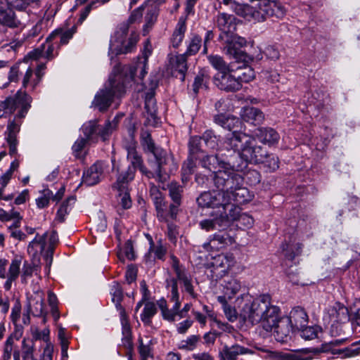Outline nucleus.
I'll return each instance as SVG.
<instances>
[{
  "mask_svg": "<svg viewBox=\"0 0 360 360\" xmlns=\"http://www.w3.org/2000/svg\"><path fill=\"white\" fill-rule=\"evenodd\" d=\"M322 350L318 348L303 349L298 353L280 352L276 355V360H311L309 353L319 354Z\"/></svg>",
  "mask_w": 360,
  "mask_h": 360,
  "instance_id": "nucleus-34",
  "label": "nucleus"
},
{
  "mask_svg": "<svg viewBox=\"0 0 360 360\" xmlns=\"http://www.w3.org/2000/svg\"><path fill=\"white\" fill-rule=\"evenodd\" d=\"M178 281L183 283L185 291L187 292L193 298H195L197 297V295L194 291L191 278L186 272L176 278L167 279V287L171 288V300L174 302V308L176 310L179 309L181 305V302L179 301V294L178 291Z\"/></svg>",
  "mask_w": 360,
  "mask_h": 360,
  "instance_id": "nucleus-11",
  "label": "nucleus"
},
{
  "mask_svg": "<svg viewBox=\"0 0 360 360\" xmlns=\"http://www.w3.org/2000/svg\"><path fill=\"white\" fill-rule=\"evenodd\" d=\"M113 170L117 172L116 181L112 185V188L116 191H127L129 182L134 178V169L129 166L126 169L120 171L119 167L113 163Z\"/></svg>",
  "mask_w": 360,
  "mask_h": 360,
  "instance_id": "nucleus-20",
  "label": "nucleus"
},
{
  "mask_svg": "<svg viewBox=\"0 0 360 360\" xmlns=\"http://www.w3.org/2000/svg\"><path fill=\"white\" fill-rule=\"evenodd\" d=\"M235 18L231 15L226 13H220L217 16V24L219 30L221 31L220 35L226 34L232 35L233 31L236 30V24L234 23Z\"/></svg>",
  "mask_w": 360,
  "mask_h": 360,
  "instance_id": "nucleus-35",
  "label": "nucleus"
},
{
  "mask_svg": "<svg viewBox=\"0 0 360 360\" xmlns=\"http://www.w3.org/2000/svg\"><path fill=\"white\" fill-rule=\"evenodd\" d=\"M148 55L146 54L145 58L142 60L137 62L134 65H131L126 68L125 77L122 76L124 84H125L127 80H133L137 72H139V77L142 79L146 72V65L148 61Z\"/></svg>",
  "mask_w": 360,
  "mask_h": 360,
  "instance_id": "nucleus-31",
  "label": "nucleus"
},
{
  "mask_svg": "<svg viewBox=\"0 0 360 360\" xmlns=\"http://www.w3.org/2000/svg\"><path fill=\"white\" fill-rule=\"evenodd\" d=\"M205 145L210 149H217L219 145V138L212 130H207L202 136Z\"/></svg>",
  "mask_w": 360,
  "mask_h": 360,
  "instance_id": "nucleus-59",
  "label": "nucleus"
},
{
  "mask_svg": "<svg viewBox=\"0 0 360 360\" xmlns=\"http://www.w3.org/2000/svg\"><path fill=\"white\" fill-rule=\"evenodd\" d=\"M233 170L238 169L229 167V169H218L217 172H215L213 181L214 186L218 189V191L224 193V188L231 177V172Z\"/></svg>",
  "mask_w": 360,
  "mask_h": 360,
  "instance_id": "nucleus-42",
  "label": "nucleus"
},
{
  "mask_svg": "<svg viewBox=\"0 0 360 360\" xmlns=\"http://www.w3.org/2000/svg\"><path fill=\"white\" fill-rule=\"evenodd\" d=\"M49 246L44 257L46 261V266L49 271L53 262L54 245L57 243L58 238L56 231H53L49 236Z\"/></svg>",
  "mask_w": 360,
  "mask_h": 360,
  "instance_id": "nucleus-52",
  "label": "nucleus"
},
{
  "mask_svg": "<svg viewBox=\"0 0 360 360\" xmlns=\"http://www.w3.org/2000/svg\"><path fill=\"white\" fill-rule=\"evenodd\" d=\"M113 292H112V301L115 304L116 308L120 311L122 319L124 318L125 310L121 305L123 299V292L118 284L113 286Z\"/></svg>",
  "mask_w": 360,
  "mask_h": 360,
  "instance_id": "nucleus-57",
  "label": "nucleus"
},
{
  "mask_svg": "<svg viewBox=\"0 0 360 360\" xmlns=\"http://www.w3.org/2000/svg\"><path fill=\"white\" fill-rule=\"evenodd\" d=\"M215 84L221 90L225 91H237L242 88V84L238 81L233 70L224 73H217L214 77Z\"/></svg>",
  "mask_w": 360,
  "mask_h": 360,
  "instance_id": "nucleus-16",
  "label": "nucleus"
},
{
  "mask_svg": "<svg viewBox=\"0 0 360 360\" xmlns=\"http://www.w3.org/2000/svg\"><path fill=\"white\" fill-rule=\"evenodd\" d=\"M34 342L32 340L27 342L25 339H24L22 342V359L32 360L34 359Z\"/></svg>",
  "mask_w": 360,
  "mask_h": 360,
  "instance_id": "nucleus-64",
  "label": "nucleus"
},
{
  "mask_svg": "<svg viewBox=\"0 0 360 360\" xmlns=\"http://www.w3.org/2000/svg\"><path fill=\"white\" fill-rule=\"evenodd\" d=\"M323 320L332 328L336 327L337 324L347 323L349 321L348 309L340 302H335L326 309Z\"/></svg>",
  "mask_w": 360,
  "mask_h": 360,
  "instance_id": "nucleus-12",
  "label": "nucleus"
},
{
  "mask_svg": "<svg viewBox=\"0 0 360 360\" xmlns=\"http://www.w3.org/2000/svg\"><path fill=\"white\" fill-rule=\"evenodd\" d=\"M127 150V159L131 162L132 167L134 170L136 168H139L140 172L145 174L148 178L154 177V174L148 171L146 167L143 165V160L136 151L135 144L129 146Z\"/></svg>",
  "mask_w": 360,
  "mask_h": 360,
  "instance_id": "nucleus-27",
  "label": "nucleus"
},
{
  "mask_svg": "<svg viewBox=\"0 0 360 360\" xmlns=\"http://www.w3.org/2000/svg\"><path fill=\"white\" fill-rule=\"evenodd\" d=\"M153 155L158 164L153 178L163 184L169 179V174L176 171L177 164L174 162L173 158L162 148L155 152Z\"/></svg>",
  "mask_w": 360,
  "mask_h": 360,
  "instance_id": "nucleus-9",
  "label": "nucleus"
},
{
  "mask_svg": "<svg viewBox=\"0 0 360 360\" xmlns=\"http://www.w3.org/2000/svg\"><path fill=\"white\" fill-rule=\"evenodd\" d=\"M201 42L202 39L200 37L193 35L188 45L186 52L184 54H186V56H192L197 53L201 47Z\"/></svg>",
  "mask_w": 360,
  "mask_h": 360,
  "instance_id": "nucleus-63",
  "label": "nucleus"
},
{
  "mask_svg": "<svg viewBox=\"0 0 360 360\" xmlns=\"http://www.w3.org/2000/svg\"><path fill=\"white\" fill-rule=\"evenodd\" d=\"M335 353L342 354L345 357L355 356L360 354V340L352 344L349 347L338 349Z\"/></svg>",
  "mask_w": 360,
  "mask_h": 360,
  "instance_id": "nucleus-60",
  "label": "nucleus"
},
{
  "mask_svg": "<svg viewBox=\"0 0 360 360\" xmlns=\"http://www.w3.org/2000/svg\"><path fill=\"white\" fill-rule=\"evenodd\" d=\"M157 313V307L154 302H146L143 312L141 314V319L146 325H150L152 317Z\"/></svg>",
  "mask_w": 360,
  "mask_h": 360,
  "instance_id": "nucleus-55",
  "label": "nucleus"
},
{
  "mask_svg": "<svg viewBox=\"0 0 360 360\" xmlns=\"http://www.w3.org/2000/svg\"><path fill=\"white\" fill-rule=\"evenodd\" d=\"M207 59L212 66L219 71L218 73L229 72V65L224 61L221 56L212 54L207 56Z\"/></svg>",
  "mask_w": 360,
  "mask_h": 360,
  "instance_id": "nucleus-53",
  "label": "nucleus"
},
{
  "mask_svg": "<svg viewBox=\"0 0 360 360\" xmlns=\"http://www.w3.org/2000/svg\"><path fill=\"white\" fill-rule=\"evenodd\" d=\"M125 91L122 74L111 75L108 83L95 96L92 105L100 111L106 110L111 105L114 97L121 96Z\"/></svg>",
  "mask_w": 360,
  "mask_h": 360,
  "instance_id": "nucleus-2",
  "label": "nucleus"
},
{
  "mask_svg": "<svg viewBox=\"0 0 360 360\" xmlns=\"http://www.w3.org/2000/svg\"><path fill=\"white\" fill-rule=\"evenodd\" d=\"M22 263L21 257H15L10 264L8 273L6 274V281L4 283V288L9 290L11 288L12 283L15 281L19 276L20 273V265Z\"/></svg>",
  "mask_w": 360,
  "mask_h": 360,
  "instance_id": "nucleus-37",
  "label": "nucleus"
},
{
  "mask_svg": "<svg viewBox=\"0 0 360 360\" xmlns=\"http://www.w3.org/2000/svg\"><path fill=\"white\" fill-rule=\"evenodd\" d=\"M178 281L183 283L185 291L187 292L193 298H195L197 297V295L194 291L191 278L186 272L176 278L167 279V287L171 288V300L174 302V308L176 310L179 309L181 305V302L179 301V294L178 291Z\"/></svg>",
  "mask_w": 360,
  "mask_h": 360,
  "instance_id": "nucleus-10",
  "label": "nucleus"
},
{
  "mask_svg": "<svg viewBox=\"0 0 360 360\" xmlns=\"http://www.w3.org/2000/svg\"><path fill=\"white\" fill-rule=\"evenodd\" d=\"M250 136L247 134L234 130L233 132L226 135V139L223 143V147L227 150H232L233 155H231L228 158H233L236 160L234 154L236 153H240L242 148L245 145V142L248 141Z\"/></svg>",
  "mask_w": 360,
  "mask_h": 360,
  "instance_id": "nucleus-15",
  "label": "nucleus"
},
{
  "mask_svg": "<svg viewBox=\"0 0 360 360\" xmlns=\"http://www.w3.org/2000/svg\"><path fill=\"white\" fill-rule=\"evenodd\" d=\"M186 30V20L183 18H179V22L173 32L171 41L173 47L177 48L182 42Z\"/></svg>",
  "mask_w": 360,
  "mask_h": 360,
  "instance_id": "nucleus-49",
  "label": "nucleus"
},
{
  "mask_svg": "<svg viewBox=\"0 0 360 360\" xmlns=\"http://www.w3.org/2000/svg\"><path fill=\"white\" fill-rule=\"evenodd\" d=\"M141 145L145 152L151 153L153 155L160 150L155 146V143L151 136V134L148 130H142L141 133Z\"/></svg>",
  "mask_w": 360,
  "mask_h": 360,
  "instance_id": "nucleus-48",
  "label": "nucleus"
},
{
  "mask_svg": "<svg viewBox=\"0 0 360 360\" xmlns=\"http://www.w3.org/2000/svg\"><path fill=\"white\" fill-rule=\"evenodd\" d=\"M234 243L233 238L227 232H219L210 237L209 241L202 245L206 251H219Z\"/></svg>",
  "mask_w": 360,
  "mask_h": 360,
  "instance_id": "nucleus-18",
  "label": "nucleus"
},
{
  "mask_svg": "<svg viewBox=\"0 0 360 360\" xmlns=\"http://www.w3.org/2000/svg\"><path fill=\"white\" fill-rule=\"evenodd\" d=\"M169 196L173 202L169 206V215L171 218L176 217L179 207L181 203V195L183 193V187L179 185L176 182H172L168 185Z\"/></svg>",
  "mask_w": 360,
  "mask_h": 360,
  "instance_id": "nucleus-22",
  "label": "nucleus"
},
{
  "mask_svg": "<svg viewBox=\"0 0 360 360\" xmlns=\"http://www.w3.org/2000/svg\"><path fill=\"white\" fill-rule=\"evenodd\" d=\"M285 13L286 10L281 2L276 0H264L258 4L257 7L251 6L247 19L264 22L270 18L275 21L282 19Z\"/></svg>",
  "mask_w": 360,
  "mask_h": 360,
  "instance_id": "nucleus-3",
  "label": "nucleus"
},
{
  "mask_svg": "<svg viewBox=\"0 0 360 360\" xmlns=\"http://www.w3.org/2000/svg\"><path fill=\"white\" fill-rule=\"evenodd\" d=\"M233 72L238 81L242 85L243 83L250 82L255 77L254 70L249 65L239 67L236 70H233Z\"/></svg>",
  "mask_w": 360,
  "mask_h": 360,
  "instance_id": "nucleus-47",
  "label": "nucleus"
},
{
  "mask_svg": "<svg viewBox=\"0 0 360 360\" xmlns=\"http://www.w3.org/2000/svg\"><path fill=\"white\" fill-rule=\"evenodd\" d=\"M229 196L219 191H207L201 193L196 201L201 207H212L222 210L224 205L227 204Z\"/></svg>",
  "mask_w": 360,
  "mask_h": 360,
  "instance_id": "nucleus-14",
  "label": "nucleus"
},
{
  "mask_svg": "<svg viewBox=\"0 0 360 360\" xmlns=\"http://www.w3.org/2000/svg\"><path fill=\"white\" fill-rule=\"evenodd\" d=\"M242 119L254 125L261 124L264 120V113L258 108L247 106L242 109L240 113Z\"/></svg>",
  "mask_w": 360,
  "mask_h": 360,
  "instance_id": "nucleus-33",
  "label": "nucleus"
},
{
  "mask_svg": "<svg viewBox=\"0 0 360 360\" xmlns=\"http://www.w3.org/2000/svg\"><path fill=\"white\" fill-rule=\"evenodd\" d=\"M0 24L12 28L18 27L20 24L13 11L2 0H0Z\"/></svg>",
  "mask_w": 360,
  "mask_h": 360,
  "instance_id": "nucleus-29",
  "label": "nucleus"
},
{
  "mask_svg": "<svg viewBox=\"0 0 360 360\" xmlns=\"http://www.w3.org/2000/svg\"><path fill=\"white\" fill-rule=\"evenodd\" d=\"M286 318L289 320V323L292 328L297 330L306 326L309 321L307 312L300 307L293 308L290 311V316Z\"/></svg>",
  "mask_w": 360,
  "mask_h": 360,
  "instance_id": "nucleus-30",
  "label": "nucleus"
},
{
  "mask_svg": "<svg viewBox=\"0 0 360 360\" xmlns=\"http://www.w3.org/2000/svg\"><path fill=\"white\" fill-rule=\"evenodd\" d=\"M198 157L189 155L182 166L183 180L186 176L192 174L196 167L195 160Z\"/></svg>",
  "mask_w": 360,
  "mask_h": 360,
  "instance_id": "nucleus-61",
  "label": "nucleus"
},
{
  "mask_svg": "<svg viewBox=\"0 0 360 360\" xmlns=\"http://www.w3.org/2000/svg\"><path fill=\"white\" fill-rule=\"evenodd\" d=\"M226 221L223 217H221L218 210L211 213L207 219L200 221V227L206 231H211L214 230H224L226 228Z\"/></svg>",
  "mask_w": 360,
  "mask_h": 360,
  "instance_id": "nucleus-24",
  "label": "nucleus"
},
{
  "mask_svg": "<svg viewBox=\"0 0 360 360\" xmlns=\"http://www.w3.org/2000/svg\"><path fill=\"white\" fill-rule=\"evenodd\" d=\"M219 40L223 45L224 53L237 62L248 63L252 60V58L248 55L241 49L247 45V40L237 34L219 35Z\"/></svg>",
  "mask_w": 360,
  "mask_h": 360,
  "instance_id": "nucleus-4",
  "label": "nucleus"
},
{
  "mask_svg": "<svg viewBox=\"0 0 360 360\" xmlns=\"http://www.w3.org/2000/svg\"><path fill=\"white\" fill-rule=\"evenodd\" d=\"M254 353L252 349L235 343L232 345H224L220 354L221 360H238L240 356L253 354Z\"/></svg>",
  "mask_w": 360,
  "mask_h": 360,
  "instance_id": "nucleus-21",
  "label": "nucleus"
},
{
  "mask_svg": "<svg viewBox=\"0 0 360 360\" xmlns=\"http://www.w3.org/2000/svg\"><path fill=\"white\" fill-rule=\"evenodd\" d=\"M255 136L261 142L273 145L278 143L279 140V134L272 128H263L260 127L255 130Z\"/></svg>",
  "mask_w": 360,
  "mask_h": 360,
  "instance_id": "nucleus-38",
  "label": "nucleus"
},
{
  "mask_svg": "<svg viewBox=\"0 0 360 360\" xmlns=\"http://www.w3.org/2000/svg\"><path fill=\"white\" fill-rule=\"evenodd\" d=\"M58 41H52L46 42L40 46L39 48L35 49L29 53L30 58L37 59L41 57L46 58L48 60L53 58V51L56 46H58Z\"/></svg>",
  "mask_w": 360,
  "mask_h": 360,
  "instance_id": "nucleus-36",
  "label": "nucleus"
},
{
  "mask_svg": "<svg viewBox=\"0 0 360 360\" xmlns=\"http://www.w3.org/2000/svg\"><path fill=\"white\" fill-rule=\"evenodd\" d=\"M231 202L233 201L236 205H242L248 202L252 199V194L243 185L236 188L230 193Z\"/></svg>",
  "mask_w": 360,
  "mask_h": 360,
  "instance_id": "nucleus-44",
  "label": "nucleus"
},
{
  "mask_svg": "<svg viewBox=\"0 0 360 360\" xmlns=\"http://www.w3.org/2000/svg\"><path fill=\"white\" fill-rule=\"evenodd\" d=\"M128 25L121 24L116 32L115 39L111 42L110 49L116 54H127L132 52L139 41V36L135 31L129 34Z\"/></svg>",
  "mask_w": 360,
  "mask_h": 360,
  "instance_id": "nucleus-5",
  "label": "nucleus"
},
{
  "mask_svg": "<svg viewBox=\"0 0 360 360\" xmlns=\"http://www.w3.org/2000/svg\"><path fill=\"white\" fill-rule=\"evenodd\" d=\"M44 297L43 293L41 292H37L34 297H32L30 300V302L28 304H31V311L30 312L34 316H44L43 323L46 322V317L44 316Z\"/></svg>",
  "mask_w": 360,
  "mask_h": 360,
  "instance_id": "nucleus-43",
  "label": "nucleus"
},
{
  "mask_svg": "<svg viewBox=\"0 0 360 360\" xmlns=\"http://www.w3.org/2000/svg\"><path fill=\"white\" fill-rule=\"evenodd\" d=\"M266 152L262 146H257L254 137L249 136L245 145L242 148V151L236 153L234 156L236 158V161L240 162L242 169L244 163L246 164L249 162L259 164L261 161H263Z\"/></svg>",
  "mask_w": 360,
  "mask_h": 360,
  "instance_id": "nucleus-8",
  "label": "nucleus"
},
{
  "mask_svg": "<svg viewBox=\"0 0 360 360\" xmlns=\"http://www.w3.org/2000/svg\"><path fill=\"white\" fill-rule=\"evenodd\" d=\"M201 166L207 170L212 172L215 174V172L221 169H241V165L238 161H235L233 158L226 160H220L218 155H205L200 159Z\"/></svg>",
  "mask_w": 360,
  "mask_h": 360,
  "instance_id": "nucleus-13",
  "label": "nucleus"
},
{
  "mask_svg": "<svg viewBox=\"0 0 360 360\" xmlns=\"http://www.w3.org/2000/svg\"><path fill=\"white\" fill-rule=\"evenodd\" d=\"M32 98L25 92L18 91L14 96L2 101V105L8 116L18 110L17 117H25L31 107Z\"/></svg>",
  "mask_w": 360,
  "mask_h": 360,
  "instance_id": "nucleus-6",
  "label": "nucleus"
},
{
  "mask_svg": "<svg viewBox=\"0 0 360 360\" xmlns=\"http://www.w3.org/2000/svg\"><path fill=\"white\" fill-rule=\"evenodd\" d=\"M46 238L47 233L41 236L37 234L36 237L30 243L27 247V252L29 255L34 258L39 253L41 254L44 251L46 245Z\"/></svg>",
  "mask_w": 360,
  "mask_h": 360,
  "instance_id": "nucleus-41",
  "label": "nucleus"
},
{
  "mask_svg": "<svg viewBox=\"0 0 360 360\" xmlns=\"http://www.w3.org/2000/svg\"><path fill=\"white\" fill-rule=\"evenodd\" d=\"M237 170L231 172V177L224 188L225 195H230V193L236 188H238L243 184L244 179L240 174L236 172Z\"/></svg>",
  "mask_w": 360,
  "mask_h": 360,
  "instance_id": "nucleus-51",
  "label": "nucleus"
},
{
  "mask_svg": "<svg viewBox=\"0 0 360 360\" xmlns=\"http://www.w3.org/2000/svg\"><path fill=\"white\" fill-rule=\"evenodd\" d=\"M154 96L153 89H151L146 95L145 111L143 112V116L146 119L143 122L145 126L156 127L159 122L160 119L157 115V105Z\"/></svg>",
  "mask_w": 360,
  "mask_h": 360,
  "instance_id": "nucleus-17",
  "label": "nucleus"
},
{
  "mask_svg": "<svg viewBox=\"0 0 360 360\" xmlns=\"http://www.w3.org/2000/svg\"><path fill=\"white\" fill-rule=\"evenodd\" d=\"M259 164H262L266 172H272L279 167V160L276 155L273 154L269 155L266 152L264 160L261 161Z\"/></svg>",
  "mask_w": 360,
  "mask_h": 360,
  "instance_id": "nucleus-56",
  "label": "nucleus"
},
{
  "mask_svg": "<svg viewBox=\"0 0 360 360\" xmlns=\"http://www.w3.org/2000/svg\"><path fill=\"white\" fill-rule=\"evenodd\" d=\"M103 172L102 163L97 162L84 172L82 182L87 186H94L99 182Z\"/></svg>",
  "mask_w": 360,
  "mask_h": 360,
  "instance_id": "nucleus-32",
  "label": "nucleus"
},
{
  "mask_svg": "<svg viewBox=\"0 0 360 360\" xmlns=\"http://www.w3.org/2000/svg\"><path fill=\"white\" fill-rule=\"evenodd\" d=\"M224 295L225 300L233 298L241 289V283L236 278H228L224 281L222 284Z\"/></svg>",
  "mask_w": 360,
  "mask_h": 360,
  "instance_id": "nucleus-40",
  "label": "nucleus"
},
{
  "mask_svg": "<svg viewBox=\"0 0 360 360\" xmlns=\"http://www.w3.org/2000/svg\"><path fill=\"white\" fill-rule=\"evenodd\" d=\"M240 208L235 203L231 202V196L228 198L227 204L224 205L222 210H218L221 217L226 221V227L231 221H238L240 214Z\"/></svg>",
  "mask_w": 360,
  "mask_h": 360,
  "instance_id": "nucleus-28",
  "label": "nucleus"
},
{
  "mask_svg": "<svg viewBox=\"0 0 360 360\" xmlns=\"http://www.w3.org/2000/svg\"><path fill=\"white\" fill-rule=\"evenodd\" d=\"M74 30L69 29L63 31L62 29H57L49 34L46 38V41H58V44H66L74 34Z\"/></svg>",
  "mask_w": 360,
  "mask_h": 360,
  "instance_id": "nucleus-46",
  "label": "nucleus"
},
{
  "mask_svg": "<svg viewBox=\"0 0 360 360\" xmlns=\"http://www.w3.org/2000/svg\"><path fill=\"white\" fill-rule=\"evenodd\" d=\"M6 4L19 10L25 11L31 5L39 6L40 0H6Z\"/></svg>",
  "mask_w": 360,
  "mask_h": 360,
  "instance_id": "nucleus-58",
  "label": "nucleus"
},
{
  "mask_svg": "<svg viewBox=\"0 0 360 360\" xmlns=\"http://www.w3.org/2000/svg\"><path fill=\"white\" fill-rule=\"evenodd\" d=\"M292 328V326L289 323V320L285 317L279 318L278 313L275 324L272 326V330L274 329V335L276 340L278 342H286Z\"/></svg>",
  "mask_w": 360,
  "mask_h": 360,
  "instance_id": "nucleus-25",
  "label": "nucleus"
},
{
  "mask_svg": "<svg viewBox=\"0 0 360 360\" xmlns=\"http://www.w3.org/2000/svg\"><path fill=\"white\" fill-rule=\"evenodd\" d=\"M200 341V335H192L188 336L186 339L182 340L178 344V348L179 349L186 350V351H193L197 347Z\"/></svg>",
  "mask_w": 360,
  "mask_h": 360,
  "instance_id": "nucleus-54",
  "label": "nucleus"
},
{
  "mask_svg": "<svg viewBox=\"0 0 360 360\" xmlns=\"http://www.w3.org/2000/svg\"><path fill=\"white\" fill-rule=\"evenodd\" d=\"M169 66L174 76L181 81L184 80L186 72L188 70L187 58L186 54H180L169 58Z\"/></svg>",
  "mask_w": 360,
  "mask_h": 360,
  "instance_id": "nucleus-26",
  "label": "nucleus"
},
{
  "mask_svg": "<svg viewBox=\"0 0 360 360\" xmlns=\"http://www.w3.org/2000/svg\"><path fill=\"white\" fill-rule=\"evenodd\" d=\"M222 3L229 6L237 15L245 18H248V11H251V6L248 4H241L234 0H222Z\"/></svg>",
  "mask_w": 360,
  "mask_h": 360,
  "instance_id": "nucleus-50",
  "label": "nucleus"
},
{
  "mask_svg": "<svg viewBox=\"0 0 360 360\" xmlns=\"http://www.w3.org/2000/svg\"><path fill=\"white\" fill-rule=\"evenodd\" d=\"M214 122L225 129L231 131L238 130L241 124L239 118L233 116H226L224 114H219L214 117Z\"/></svg>",
  "mask_w": 360,
  "mask_h": 360,
  "instance_id": "nucleus-39",
  "label": "nucleus"
},
{
  "mask_svg": "<svg viewBox=\"0 0 360 360\" xmlns=\"http://www.w3.org/2000/svg\"><path fill=\"white\" fill-rule=\"evenodd\" d=\"M117 124V120L114 118L112 122L108 121L103 127H101L98 124L96 120H93L84 123L82 127V131L89 141H96L100 137L105 141L116 128Z\"/></svg>",
  "mask_w": 360,
  "mask_h": 360,
  "instance_id": "nucleus-7",
  "label": "nucleus"
},
{
  "mask_svg": "<svg viewBox=\"0 0 360 360\" xmlns=\"http://www.w3.org/2000/svg\"><path fill=\"white\" fill-rule=\"evenodd\" d=\"M241 299L245 300L240 309V316L243 320L252 325L260 323L266 331H271L280 309L271 304L270 295H262L251 300L248 294H243Z\"/></svg>",
  "mask_w": 360,
  "mask_h": 360,
  "instance_id": "nucleus-1",
  "label": "nucleus"
},
{
  "mask_svg": "<svg viewBox=\"0 0 360 360\" xmlns=\"http://www.w3.org/2000/svg\"><path fill=\"white\" fill-rule=\"evenodd\" d=\"M150 195L155 207L158 217L165 219L167 212L169 213L167 202L158 188L152 183L150 184Z\"/></svg>",
  "mask_w": 360,
  "mask_h": 360,
  "instance_id": "nucleus-23",
  "label": "nucleus"
},
{
  "mask_svg": "<svg viewBox=\"0 0 360 360\" xmlns=\"http://www.w3.org/2000/svg\"><path fill=\"white\" fill-rule=\"evenodd\" d=\"M22 118L23 117H17V115H15L13 120L9 121L7 126V137L14 136L16 138V135L20 131V125L22 123L21 120Z\"/></svg>",
  "mask_w": 360,
  "mask_h": 360,
  "instance_id": "nucleus-62",
  "label": "nucleus"
},
{
  "mask_svg": "<svg viewBox=\"0 0 360 360\" xmlns=\"http://www.w3.org/2000/svg\"><path fill=\"white\" fill-rule=\"evenodd\" d=\"M235 263L232 254H220L213 258L212 262V273L216 277L223 276Z\"/></svg>",
  "mask_w": 360,
  "mask_h": 360,
  "instance_id": "nucleus-19",
  "label": "nucleus"
},
{
  "mask_svg": "<svg viewBox=\"0 0 360 360\" xmlns=\"http://www.w3.org/2000/svg\"><path fill=\"white\" fill-rule=\"evenodd\" d=\"M41 266L35 262H29L25 261L22 265V272L20 275L21 282L26 284L27 280L31 278L33 275L39 276L40 272Z\"/></svg>",
  "mask_w": 360,
  "mask_h": 360,
  "instance_id": "nucleus-45",
  "label": "nucleus"
}]
</instances>
